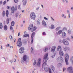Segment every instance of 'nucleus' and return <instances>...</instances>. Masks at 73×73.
Returning <instances> with one entry per match:
<instances>
[{"instance_id":"f257e3e1","label":"nucleus","mask_w":73,"mask_h":73,"mask_svg":"<svg viewBox=\"0 0 73 73\" xmlns=\"http://www.w3.org/2000/svg\"><path fill=\"white\" fill-rule=\"evenodd\" d=\"M48 53H46L45 55H44L43 58L44 60H43L44 63L42 65V68H43L44 66L46 65V62H47V61H48V59H49V58H48Z\"/></svg>"},{"instance_id":"f03ea898","label":"nucleus","mask_w":73,"mask_h":73,"mask_svg":"<svg viewBox=\"0 0 73 73\" xmlns=\"http://www.w3.org/2000/svg\"><path fill=\"white\" fill-rule=\"evenodd\" d=\"M28 29L29 31H31V32H33V31H35L36 30L37 28H36V27H33V25L31 24L29 25Z\"/></svg>"},{"instance_id":"7ed1b4c3","label":"nucleus","mask_w":73,"mask_h":73,"mask_svg":"<svg viewBox=\"0 0 73 73\" xmlns=\"http://www.w3.org/2000/svg\"><path fill=\"white\" fill-rule=\"evenodd\" d=\"M28 60V58L27 56L26 55H25L23 56V58L21 59V62L22 64H24L25 62H27Z\"/></svg>"},{"instance_id":"20e7f679","label":"nucleus","mask_w":73,"mask_h":73,"mask_svg":"<svg viewBox=\"0 0 73 73\" xmlns=\"http://www.w3.org/2000/svg\"><path fill=\"white\" fill-rule=\"evenodd\" d=\"M41 58L39 59L36 62V60H34V62L33 63V65H35V64H36L38 66H40V63H41Z\"/></svg>"},{"instance_id":"39448f33","label":"nucleus","mask_w":73,"mask_h":73,"mask_svg":"<svg viewBox=\"0 0 73 73\" xmlns=\"http://www.w3.org/2000/svg\"><path fill=\"white\" fill-rule=\"evenodd\" d=\"M21 38H19L18 40V41L17 43V45L19 47H21L22 46V44H23V42L21 41Z\"/></svg>"},{"instance_id":"423d86ee","label":"nucleus","mask_w":73,"mask_h":73,"mask_svg":"<svg viewBox=\"0 0 73 73\" xmlns=\"http://www.w3.org/2000/svg\"><path fill=\"white\" fill-rule=\"evenodd\" d=\"M65 61L66 65H69V62L68 60H69V55L68 54H65Z\"/></svg>"},{"instance_id":"0eeeda50","label":"nucleus","mask_w":73,"mask_h":73,"mask_svg":"<svg viewBox=\"0 0 73 73\" xmlns=\"http://www.w3.org/2000/svg\"><path fill=\"white\" fill-rule=\"evenodd\" d=\"M30 17L31 19L35 20V19L36 18V15L34 13H32L30 15Z\"/></svg>"},{"instance_id":"6e6552de","label":"nucleus","mask_w":73,"mask_h":73,"mask_svg":"<svg viewBox=\"0 0 73 73\" xmlns=\"http://www.w3.org/2000/svg\"><path fill=\"white\" fill-rule=\"evenodd\" d=\"M62 42L65 45H69V42L66 39H64L62 40Z\"/></svg>"},{"instance_id":"1a4fd4ad","label":"nucleus","mask_w":73,"mask_h":73,"mask_svg":"<svg viewBox=\"0 0 73 73\" xmlns=\"http://www.w3.org/2000/svg\"><path fill=\"white\" fill-rule=\"evenodd\" d=\"M24 48L23 47H22L20 48L19 50V52L21 54H22V53H23L24 52Z\"/></svg>"},{"instance_id":"9d476101","label":"nucleus","mask_w":73,"mask_h":73,"mask_svg":"<svg viewBox=\"0 0 73 73\" xmlns=\"http://www.w3.org/2000/svg\"><path fill=\"white\" fill-rule=\"evenodd\" d=\"M57 62H62L63 61V58L61 56L57 58Z\"/></svg>"},{"instance_id":"9b49d317","label":"nucleus","mask_w":73,"mask_h":73,"mask_svg":"<svg viewBox=\"0 0 73 73\" xmlns=\"http://www.w3.org/2000/svg\"><path fill=\"white\" fill-rule=\"evenodd\" d=\"M35 35V33H33L31 35V44H32L33 43V37Z\"/></svg>"},{"instance_id":"f8f14e48","label":"nucleus","mask_w":73,"mask_h":73,"mask_svg":"<svg viewBox=\"0 0 73 73\" xmlns=\"http://www.w3.org/2000/svg\"><path fill=\"white\" fill-rule=\"evenodd\" d=\"M56 48V46H53L51 48V52H54V51Z\"/></svg>"},{"instance_id":"ddd939ff","label":"nucleus","mask_w":73,"mask_h":73,"mask_svg":"<svg viewBox=\"0 0 73 73\" xmlns=\"http://www.w3.org/2000/svg\"><path fill=\"white\" fill-rule=\"evenodd\" d=\"M65 36H66V33L65 32H62V37L64 38V37H65Z\"/></svg>"},{"instance_id":"4468645a","label":"nucleus","mask_w":73,"mask_h":73,"mask_svg":"<svg viewBox=\"0 0 73 73\" xmlns=\"http://www.w3.org/2000/svg\"><path fill=\"white\" fill-rule=\"evenodd\" d=\"M59 54L60 56H64V54L63 51H62V50L60 51Z\"/></svg>"},{"instance_id":"2eb2a0df","label":"nucleus","mask_w":73,"mask_h":73,"mask_svg":"<svg viewBox=\"0 0 73 73\" xmlns=\"http://www.w3.org/2000/svg\"><path fill=\"white\" fill-rule=\"evenodd\" d=\"M61 50H62V48H61V46H59L58 47L57 51H60Z\"/></svg>"},{"instance_id":"dca6fc26","label":"nucleus","mask_w":73,"mask_h":73,"mask_svg":"<svg viewBox=\"0 0 73 73\" xmlns=\"http://www.w3.org/2000/svg\"><path fill=\"white\" fill-rule=\"evenodd\" d=\"M15 7H12L11 8V12L12 13H14V12H15Z\"/></svg>"},{"instance_id":"f3484780","label":"nucleus","mask_w":73,"mask_h":73,"mask_svg":"<svg viewBox=\"0 0 73 73\" xmlns=\"http://www.w3.org/2000/svg\"><path fill=\"white\" fill-rule=\"evenodd\" d=\"M42 25L44 27H46V23L44 21H42Z\"/></svg>"},{"instance_id":"a211bd4d","label":"nucleus","mask_w":73,"mask_h":73,"mask_svg":"<svg viewBox=\"0 0 73 73\" xmlns=\"http://www.w3.org/2000/svg\"><path fill=\"white\" fill-rule=\"evenodd\" d=\"M68 70L70 72V71H72V70H73L72 69V67H69L68 68Z\"/></svg>"},{"instance_id":"6ab92c4d","label":"nucleus","mask_w":73,"mask_h":73,"mask_svg":"<svg viewBox=\"0 0 73 73\" xmlns=\"http://www.w3.org/2000/svg\"><path fill=\"white\" fill-rule=\"evenodd\" d=\"M62 33V30H60L58 31V32H56V35H60Z\"/></svg>"},{"instance_id":"aec40b11","label":"nucleus","mask_w":73,"mask_h":73,"mask_svg":"<svg viewBox=\"0 0 73 73\" xmlns=\"http://www.w3.org/2000/svg\"><path fill=\"white\" fill-rule=\"evenodd\" d=\"M27 1L26 0H25L23 1V5L24 6L25 5L27 4Z\"/></svg>"},{"instance_id":"412c9836","label":"nucleus","mask_w":73,"mask_h":73,"mask_svg":"<svg viewBox=\"0 0 73 73\" xmlns=\"http://www.w3.org/2000/svg\"><path fill=\"white\" fill-rule=\"evenodd\" d=\"M51 67L52 69V72H53L54 71V70H55V68L54 66L52 65L51 66Z\"/></svg>"},{"instance_id":"4be33fe9","label":"nucleus","mask_w":73,"mask_h":73,"mask_svg":"<svg viewBox=\"0 0 73 73\" xmlns=\"http://www.w3.org/2000/svg\"><path fill=\"white\" fill-rule=\"evenodd\" d=\"M48 50V48L45 47L43 49V51L45 52H46Z\"/></svg>"},{"instance_id":"5701e85b","label":"nucleus","mask_w":73,"mask_h":73,"mask_svg":"<svg viewBox=\"0 0 73 73\" xmlns=\"http://www.w3.org/2000/svg\"><path fill=\"white\" fill-rule=\"evenodd\" d=\"M44 69L46 72H48V68L47 67H44Z\"/></svg>"},{"instance_id":"b1692460","label":"nucleus","mask_w":73,"mask_h":73,"mask_svg":"<svg viewBox=\"0 0 73 73\" xmlns=\"http://www.w3.org/2000/svg\"><path fill=\"white\" fill-rule=\"evenodd\" d=\"M4 29L5 31H7L8 29V28L7 25H5L4 27Z\"/></svg>"},{"instance_id":"393cba45","label":"nucleus","mask_w":73,"mask_h":73,"mask_svg":"<svg viewBox=\"0 0 73 73\" xmlns=\"http://www.w3.org/2000/svg\"><path fill=\"white\" fill-rule=\"evenodd\" d=\"M29 35L28 34H26L25 35H24L23 37H29Z\"/></svg>"},{"instance_id":"a878e982","label":"nucleus","mask_w":73,"mask_h":73,"mask_svg":"<svg viewBox=\"0 0 73 73\" xmlns=\"http://www.w3.org/2000/svg\"><path fill=\"white\" fill-rule=\"evenodd\" d=\"M9 14V13L8 12V10H7L6 12V15L7 17H8V15Z\"/></svg>"},{"instance_id":"bb28decb","label":"nucleus","mask_w":73,"mask_h":73,"mask_svg":"<svg viewBox=\"0 0 73 73\" xmlns=\"http://www.w3.org/2000/svg\"><path fill=\"white\" fill-rule=\"evenodd\" d=\"M60 28H61V27H58L57 28H56V31H58V30H59V29H60Z\"/></svg>"},{"instance_id":"cd10ccee","label":"nucleus","mask_w":73,"mask_h":73,"mask_svg":"<svg viewBox=\"0 0 73 73\" xmlns=\"http://www.w3.org/2000/svg\"><path fill=\"white\" fill-rule=\"evenodd\" d=\"M15 25V22L12 21L11 23V25L12 26H14Z\"/></svg>"},{"instance_id":"c85d7f7f","label":"nucleus","mask_w":73,"mask_h":73,"mask_svg":"<svg viewBox=\"0 0 73 73\" xmlns=\"http://www.w3.org/2000/svg\"><path fill=\"white\" fill-rule=\"evenodd\" d=\"M37 24L38 25H40V20L38 19L36 21Z\"/></svg>"},{"instance_id":"c756f323","label":"nucleus","mask_w":73,"mask_h":73,"mask_svg":"<svg viewBox=\"0 0 73 73\" xmlns=\"http://www.w3.org/2000/svg\"><path fill=\"white\" fill-rule=\"evenodd\" d=\"M68 32L69 35H70V34L72 33V32H71L70 30H68Z\"/></svg>"},{"instance_id":"7c9ffc66","label":"nucleus","mask_w":73,"mask_h":73,"mask_svg":"<svg viewBox=\"0 0 73 73\" xmlns=\"http://www.w3.org/2000/svg\"><path fill=\"white\" fill-rule=\"evenodd\" d=\"M3 28V24L1 23H0V29Z\"/></svg>"},{"instance_id":"2f4dec72","label":"nucleus","mask_w":73,"mask_h":73,"mask_svg":"<svg viewBox=\"0 0 73 73\" xmlns=\"http://www.w3.org/2000/svg\"><path fill=\"white\" fill-rule=\"evenodd\" d=\"M70 61L72 63V64L73 65V56H72L71 58Z\"/></svg>"},{"instance_id":"473e14b6","label":"nucleus","mask_w":73,"mask_h":73,"mask_svg":"<svg viewBox=\"0 0 73 73\" xmlns=\"http://www.w3.org/2000/svg\"><path fill=\"white\" fill-rule=\"evenodd\" d=\"M50 28L51 29H54V25H52L51 26Z\"/></svg>"},{"instance_id":"72a5a7b5","label":"nucleus","mask_w":73,"mask_h":73,"mask_svg":"<svg viewBox=\"0 0 73 73\" xmlns=\"http://www.w3.org/2000/svg\"><path fill=\"white\" fill-rule=\"evenodd\" d=\"M63 31H68V29L66 27H64L63 29Z\"/></svg>"},{"instance_id":"f704fd0d","label":"nucleus","mask_w":73,"mask_h":73,"mask_svg":"<svg viewBox=\"0 0 73 73\" xmlns=\"http://www.w3.org/2000/svg\"><path fill=\"white\" fill-rule=\"evenodd\" d=\"M23 42L24 44H26L27 43V41L25 40H23Z\"/></svg>"},{"instance_id":"c9c22d12","label":"nucleus","mask_w":73,"mask_h":73,"mask_svg":"<svg viewBox=\"0 0 73 73\" xmlns=\"http://www.w3.org/2000/svg\"><path fill=\"white\" fill-rule=\"evenodd\" d=\"M7 24L8 25L9 23V19L8 18H7Z\"/></svg>"},{"instance_id":"e433bc0d","label":"nucleus","mask_w":73,"mask_h":73,"mask_svg":"<svg viewBox=\"0 0 73 73\" xmlns=\"http://www.w3.org/2000/svg\"><path fill=\"white\" fill-rule=\"evenodd\" d=\"M49 72V73H52V70H51V69L50 68H48Z\"/></svg>"},{"instance_id":"4c0bfd02","label":"nucleus","mask_w":73,"mask_h":73,"mask_svg":"<svg viewBox=\"0 0 73 73\" xmlns=\"http://www.w3.org/2000/svg\"><path fill=\"white\" fill-rule=\"evenodd\" d=\"M2 13H3V16H4L5 14V11H3Z\"/></svg>"},{"instance_id":"58836bf2","label":"nucleus","mask_w":73,"mask_h":73,"mask_svg":"<svg viewBox=\"0 0 73 73\" xmlns=\"http://www.w3.org/2000/svg\"><path fill=\"white\" fill-rule=\"evenodd\" d=\"M9 38L10 40H13V38L12 37V36L10 35L9 36Z\"/></svg>"},{"instance_id":"ea45409f","label":"nucleus","mask_w":73,"mask_h":73,"mask_svg":"<svg viewBox=\"0 0 73 73\" xmlns=\"http://www.w3.org/2000/svg\"><path fill=\"white\" fill-rule=\"evenodd\" d=\"M7 3V1H5L3 3V5H5Z\"/></svg>"},{"instance_id":"a19ab883","label":"nucleus","mask_w":73,"mask_h":73,"mask_svg":"<svg viewBox=\"0 0 73 73\" xmlns=\"http://www.w3.org/2000/svg\"><path fill=\"white\" fill-rule=\"evenodd\" d=\"M33 50H34L33 47H31V52H33Z\"/></svg>"},{"instance_id":"79ce46f5","label":"nucleus","mask_w":73,"mask_h":73,"mask_svg":"<svg viewBox=\"0 0 73 73\" xmlns=\"http://www.w3.org/2000/svg\"><path fill=\"white\" fill-rule=\"evenodd\" d=\"M15 11H17V5H16L15 6Z\"/></svg>"},{"instance_id":"37998d69","label":"nucleus","mask_w":73,"mask_h":73,"mask_svg":"<svg viewBox=\"0 0 73 73\" xmlns=\"http://www.w3.org/2000/svg\"><path fill=\"white\" fill-rule=\"evenodd\" d=\"M68 48L66 47L65 48H64V50L65 51H66V50H68Z\"/></svg>"},{"instance_id":"c03bdc74","label":"nucleus","mask_w":73,"mask_h":73,"mask_svg":"<svg viewBox=\"0 0 73 73\" xmlns=\"http://www.w3.org/2000/svg\"><path fill=\"white\" fill-rule=\"evenodd\" d=\"M18 9H21V8L20 7V5H19L18 6Z\"/></svg>"},{"instance_id":"a18cd8bd","label":"nucleus","mask_w":73,"mask_h":73,"mask_svg":"<svg viewBox=\"0 0 73 73\" xmlns=\"http://www.w3.org/2000/svg\"><path fill=\"white\" fill-rule=\"evenodd\" d=\"M58 65L59 66H61V64L60 63H58Z\"/></svg>"},{"instance_id":"49530a36","label":"nucleus","mask_w":73,"mask_h":73,"mask_svg":"<svg viewBox=\"0 0 73 73\" xmlns=\"http://www.w3.org/2000/svg\"><path fill=\"white\" fill-rule=\"evenodd\" d=\"M18 0H14V2L15 3H17L18 1Z\"/></svg>"},{"instance_id":"de8ad7c7","label":"nucleus","mask_w":73,"mask_h":73,"mask_svg":"<svg viewBox=\"0 0 73 73\" xmlns=\"http://www.w3.org/2000/svg\"><path fill=\"white\" fill-rule=\"evenodd\" d=\"M10 29L11 30H13V27L12 26H10Z\"/></svg>"},{"instance_id":"09e8293b","label":"nucleus","mask_w":73,"mask_h":73,"mask_svg":"<svg viewBox=\"0 0 73 73\" xmlns=\"http://www.w3.org/2000/svg\"><path fill=\"white\" fill-rule=\"evenodd\" d=\"M19 16V14H15V17H17Z\"/></svg>"},{"instance_id":"8fccbe9b","label":"nucleus","mask_w":73,"mask_h":73,"mask_svg":"<svg viewBox=\"0 0 73 73\" xmlns=\"http://www.w3.org/2000/svg\"><path fill=\"white\" fill-rule=\"evenodd\" d=\"M67 12L68 13H69H69H70V11H69L68 10H67Z\"/></svg>"},{"instance_id":"3c124183","label":"nucleus","mask_w":73,"mask_h":73,"mask_svg":"<svg viewBox=\"0 0 73 73\" xmlns=\"http://www.w3.org/2000/svg\"><path fill=\"white\" fill-rule=\"evenodd\" d=\"M65 1H66L67 4L68 3H69V2H68V0H65Z\"/></svg>"},{"instance_id":"603ef678","label":"nucleus","mask_w":73,"mask_h":73,"mask_svg":"<svg viewBox=\"0 0 73 73\" xmlns=\"http://www.w3.org/2000/svg\"><path fill=\"white\" fill-rule=\"evenodd\" d=\"M66 70V68H65L64 67V68L63 69V72H64L65 70Z\"/></svg>"},{"instance_id":"864d4df0","label":"nucleus","mask_w":73,"mask_h":73,"mask_svg":"<svg viewBox=\"0 0 73 73\" xmlns=\"http://www.w3.org/2000/svg\"><path fill=\"white\" fill-rule=\"evenodd\" d=\"M43 35H46V33H45V32H44L42 33Z\"/></svg>"},{"instance_id":"5fc2aeb1","label":"nucleus","mask_w":73,"mask_h":73,"mask_svg":"<svg viewBox=\"0 0 73 73\" xmlns=\"http://www.w3.org/2000/svg\"><path fill=\"white\" fill-rule=\"evenodd\" d=\"M71 10L72 11H73V7H72L71 8Z\"/></svg>"},{"instance_id":"6e6d98bb","label":"nucleus","mask_w":73,"mask_h":73,"mask_svg":"<svg viewBox=\"0 0 73 73\" xmlns=\"http://www.w3.org/2000/svg\"><path fill=\"white\" fill-rule=\"evenodd\" d=\"M44 19H45V20H48V18L46 17H44Z\"/></svg>"},{"instance_id":"4d7b16f0","label":"nucleus","mask_w":73,"mask_h":73,"mask_svg":"<svg viewBox=\"0 0 73 73\" xmlns=\"http://www.w3.org/2000/svg\"><path fill=\"white\" fill-rule=\"evenodd\" d=\"M69 73H73V70L69 71Z\"/></svg>"},{"instance_id":"13d9d810","label":"nucleus","mask_w":73,"mask_h":73,"mask_svg":"<svg viewBox=\"0 0 73 73\" xmlns=\"http://www.w3.org/2000/svg\"><path fill=\"white\" fill-rule=\"evenodd\" d=\"M9 62H11V64H12V62H13V61L12 60H10Z\"/></svg>"},{"instance_id":"bf43d9fd","label":"nucleus","mask_w":73,"mask_h":73,"mask_svg":"<svg viewBox=\"0 0 73 73\" xmlns=\"http://www.w3.org/2000/svg\"><path fill=\"white\" fill-rule=\"evenodd\" d=\"M59 42L60 43L62 42V40H61L60 39L59 40Z\"/></svg>"},{"instance_id":"052dcab7","label":"nucleus","mask_w":73,"mask_h":73,"mask_svg":"<svg viewBox=\"0 0 73 73\" xmlns=\"http://www.w3.org/2000/svg\"><path fill=\"white\" fill-rule=\"evenodd\" d=\"M20 32H19L18 33V36H20Z\"/></svg>"},{"instance_id":"680f3d73","label":"nucleus","mask_w":73,"mask_h":73,"mask_svg":"<svg viewBox=\"0 0 73 73\" xmlns=\"http://www.w3.org/2000/svg\"><path fill=\"white\" fill-rule=\"evenodd\" d=\"M68 18H70V13L68 14Z\"/></svg>"},{"instance_id":"e2e57ef3","label":"nucleus","mask_w":73,"mask_h":73,"mask_svg":"<svg viewBox=\"0 0 73 73\" xmlns=\"http://www.w3.org/2000/svg\"><path fill=\"white\" fill-rule=\"evenodd\" d=\"M39 9V7H37L36 8V11H38V10Z\"/></svg>"},{"instance_id":"0e129e2a","label":"nucleus","mask_w":73,"mask_h":73,"mask_svg":"<svg viewBox=\"0 0 73 73\" xmlns=\"http://www.w3.org/2000/svg\"><path fill=\"white\" fill-rule=\"evenodd\" d=\"M14 42H16V39H14Z\"/></svg>"},{"instance_id":"69168bd1","label":"nucleus","mask_w":73,"mask_h":73,"mask_svg":"<svg viewBox=\"0 0 73 73\" xmlns=\"http://www.w3.org/2000/svg\"><path fill=\"white\" fill-rule=\"evenodd\" d=\"M71 38L72 40H73V35L71 36Z\"/></svg>"},{"instance_id":"338daca9","label":"nucleus","mask_w":73,"mask_h":73,"mask_svg":"<svg viewBox=\"0 0 73 73\" xmlns=\"http://www.w3.org/2000/svg\"><path fill=\"white\" fill-rule=\"evenodd\" d=\"M54 55H52V58H54Z\"/></svg>"},{"instance_id":"774afa93","label":"nucleus","mask_w":73,"mask_h":73,"mask_svg":"<svg viewBox=\"0 0 73 73\" xmlns=\"http://www.w3.org/2000/svg\"><path fill=\"white\" fill-rule=\"evenodd\" d=\"M12 68L14 70H15V68L13 66L12 67Z\"/></svg>"}]
</instances>
